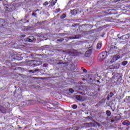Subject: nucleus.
I'll list each match as a JSON object with an SVG mask.
<instances>
[{
  "label": "nucleus",
  "mask_w": 130,
  "mask_h": 130,
  "mask_svg": "<svg viewBox=\"0 0 130 130\" xmlns=\"http://www.w3.org/2000/svg\"><path fill=\"white\" fill-rule=\"evenodd\" d=\"M111 122H114V120H112L111 121Z\"/></svg>",
  "instance_id": "a19ab883"
},
{
  "label": "nucleus",
  "mask_w": 130,
  "mask_h": 130,
  "mask_svg": "<svg viewBox=\"0 0 130 130\" xmlns=\"http://www.w3.org/2000/svg\"><path fill=\"white\" fill-rule=\"evenodd\" d=\"M52 104H53L54 106H55V105H57L58 104V103L56 101H53Z\"/></svg>",
  "instance_id": "393cba45"
},
{
  "label": "nucleus",
  "mask_w": 130,
  "mask_h": 130,
  "mask_svg": "<svg viewBox=\"0 0 130 130\" xmlns=\"http://www.w3.org/2000/svg\"><path fill=\"white\" fill-rule=\"evenodd\" d=\"M34 40H35V38L33 36H29L26 39V41H28V42H33Z\"/></svg>",
  "instance_id": "423d86ee"
},
{
  "label": "nucleus",
  "mask_w": 130,
  "mask_h": 130,
  "mask_svg": "<svg viewBox=\"0 0 130 130\" xmlns=\"http://www.w3.org/2000/svg\"><path fill=\"white\" fill-rule=\"evenodd\" d=\"M50 109H52V108H51Z\"/></svg>",
  "instance_id": "09e8293b"
},
{
  "label": "nucleus",
  "mask_w": 130,
  "mask_h": 130,
  "mask_svg": "<svg viewBox=\"0 0 130 130\" xmlns=\"http://www.w3.org/2000/svg\"><path fill=\"white\" fill-rule=\"evenodd\" d=\"M92 53V48H89L85 52V57H88V56H90L91 54Z\"/></svg>",
  "instance_id": "20e7f679"
},
{
  "label": "nucleus",
  "mask_w": 130,
  "mask_h": 130,
  "mask_svg": "<svg viewBox=\"0 0 130 130\" xmlns=\"http://www.w3.org/2000/svg\"><path fill=\"white\" fill-rule=\"evenodd\" d=\"M32 63H34L33 67H38L41 64L40 61L32 60Z\"/></svg>",
  "instance_id": "1a4fd4ad"
},
{
  "label": "nucleus",
  "mask_w": 130,
  "mask_h": 130,
  "mask_svg": "<svg viewBox=\"0 0 130 130\" xmlns=\"http://www.w3.org/2000/svg\"><path fill=\"white\" fill-rule=\"evenodd\" d=\"M68 54L71 56H77V55H79V52L75 50L72 49L68 51Z\"/></svg>",
  "instance_id": "7ed1b4c3"
},
{
  "label": "nucleus",
  "mask_w": 130,
  "mask_h": 130,
  "mask_svg": "<svg viewBox=\"0 0 130 130\" xmlns=\"http://www.w3.org/2000/svg\"><path fill=\"white\" fill-rule=\"evenodd\" d=\"M99 87H101V86H100Z\"/></svg>",
  "instance_id": "603ef678"
},
{
  "label": "nucleus",
  "mask_w": 130,
  "mask_h": 130,
  "mask_svg": "<svg viewBox=\"0 0 130 130\" xmlns=\"http://www.w3.org/2000/svg\"><path fill=\"white\" fill-rule=\"evenodd\" d=\"M127 61H123V62H122V66H126V64H127Z\"/></svg>",
  "instance_id": "a878e982"
},
{
  "label": "nucleus",
  "mask_w": 130,
  "mask_h": 130,
  "mask_svg": "<svg viewBox=\"0 0 130 130\" xmlns=\"http://www.w3.org/2000/svg\"><path fill=\"white\" fill-rule=\"evenodd\" d=\"M46 47H47V46H45Z\"/></svg>",
  "instance_id": "3c124183"
},
{
  "label": "nucleus",
  "mask_w": 130,
  "mask_h": 130,
  "mask_svg": "<svg viewBox=\"0 0 130 130\" xmlns=\"http://www.w3.org/2000/svg\"><path fill=\"white\" fill-rule=\"evenodd\" d=\"M69 92L70 93H74V92H75V90L73 88H70Z\"/></svg>",
  "instance_id": "7c9ffc66"
},
{
  "label": "nucleus",
  "mask_w": 130,
  "mask_h": 130,
  "mask_svg": "<svg viewBox=\"0 0 130 130\" xmlns=\"http://www.w3.org/2000/svg\"><path fill=\"white\" fill-rule=\"evenodd\" d=\"M58 64H67L68 66V64H69V63L68 62H62L61 61H59L58 63Z\"/></svg>",
  "instance_id": "b1692460"
},
{
  "label": "nucleus",
  "mask_w": 130,
  "mask_h": 130,
  "mask_svg": "<svg viewBox=\"0 0 130 130\" xmlns=\"http://www.w3.org/2000/svg\"><path fill=\"white\" fill-rule=\"evenodd\" d=\"M81 105H82V106H85V104L82 103V104H81Z\"/></svg>",
  "instance_id": "ea45409f"
},
{
  "label": "nucleus",
  "mask_w": 130,
  "mask_h": 130,
  "mask_svg": "<svg viewBox=\"0 0 130 130\" xmlns=\"http://www.w3.org/2000/svg\"><path fill=\"white\" fill-rule=\"evenodd\" d=\"M66 17H67V16L66 15V14H63L61 15L60 16V19H64V18H66Z\"/></svg>",
  "instance_id": "bb28decb"
},
{
  "label": "nucleus",
  "mask_w": 130,
  "mask_h": 130,
  "mask_svg": "<svg viewBox=\"0 0 130 130\" xmlns=\"http://www.w3.org/2000/svg\"><path fill=\"white\" fill-rule=\"evenodd\" d=\"M112 48H114V49H116L117 47H116V46H114V47H112Z\"/></svg>",
  "instance_id": "e433bc0d"
},
{
  "label": "nucleus",
  "mask_w": 130,
  "mask_h": 130,
  "mask_svg": "<svg viewBox=\"0 0 130 130\" xmlns=\"http://www.w3.org/2000/svg\"><path fill=\"white\" fill-rule=\"evenodd\" d=\"M119 58H120V56L118 55H116L113 56L112 60L114 62V61H116V60H117L118 59H119Z\"/></svg>",
  "instance_id": "9d476101"
},
{
  "label": "nucleus",
  "mask_w": 130,
  "mask_h": 130,
  "mask_svg": "<svg viewBox=\"0 0 130 130\" xmlns=\"http://www.w3.org/2000/svg\"><path fill=\"white\" fill-rule=\"evenodd\" d=\"M27 22H29V20H27Z\"/></svg>",
  "instance_id": "49530a36"
},
{
  "label": "nucleus",
  "mask_w": 130,
  "mask_h": 130,
  "mask_svg": "<svg viewBox=\"0 0 130 130\" xmlns=\"http://www.w3.org/2000/svg\"><path fill=\"white\" fill-rule=\"evenodd\" d=\"M78 26H79V24H78V23H75V24H72V27H77Z\"/></svg>",
  "instance_id": "72a5a7b5"
},
{
  "label": "nucleus",
  "mask_w": 130,
  "mask_h": 130,
  "mask_svg": "<svg viewBox=\"0 0 130 130\" xmlns=\"http://www.w3.org/2000/svg\"><path fill=\"white\" fill-rule=\"evenodd\" d=\"M129 38V34H127L122 36L119 38V39L122 40H126V39H128Z\"/></svg>",
  "instance_id": "39448f33"
},
{
  "label": "nucleus",
  "mask_w": 130,
  "mask_h": 130,
  "mask_svg": "<svg viewBox=\"0 0 130 130\" xmlns=\"http://www.w3.org/2000/svg\"><path fill=\"white\" fill-rule=\"evenodd\" d=\"M5 20L4 19L0 18V27L2 28L5 26Z\"/></svg>",
  "instance_id": "9b49d317"
},
{
  "label": "nucleus",
  "mask_w": 130,
  "mask_h": 130,
  "mask_svg": "<svg viewBox=\"0 0 130 130\" xmlns=\"http://www.w3.org/2000/svg\"><path fill=\"white\" fill-rule=\"evenodd\" d=\"M71 14H72V15H73V16H75L76 15H77V10L76 9L71 10L70 12Z\"/></svg>",
  "instance_id": "4468645a"
},
{
  "label": "nucleus",
  "mask_w": 130,
  "mask_h": 130,
  "mask_svg": "<svg viewBox=\"0 0 130 130\" xmlns=\"http://www.w3.org/2000/svg\"><path fill=\"white\" fill-rule=\"evenodd\" d=\"M85 25L88 26V24H84V26Z\"/></svg>",
  "instance_id": "37998d69"
},
{
  "label": "nucleus",
  "mask_w": 130,
  "mask_h": 130,
  "mask_svg": "<svg viewBox=\"0 0 130 130\" xmlns=\"http://www.w3.org/2000/svg\"><path fill=\"white\" fill-rule=\"evenodd\" d=\"M106 113L107 116H110V115H111V112L109 110L106 111Z\"/></svg>",
  "instance_id": "4be33fe9"
},
{
  "label": "nucleus",
  "mask_w": 130,
  "mask_h": 130,
  "mask_svg": "<svg viewBox=\"0 0 130 130\" xmlns=\"http://www.w3.org/2000/svg\"><path fill=\"white\" fill-rule=\"evenodd\" d=\"M123 125H129L130 122L127 120H125L124 122H122Z\"/></svg>",
  "instance_id": "2eb2a0df"
},
{
  "label": "nucleus",
  "mask_w": 130,
  "mask_h": 130,
  "mask_svg": "<svg viewBox=\"0 0 130 130\" xmlns=\"http://www.w3.org/2000/svg\"><path fill=\"white\" fill-rule=\"evenodd\" d=\"M95 29H91L90 30L88 31V34H92V33H94L95 32Z\"/></svg>",
  "instance_id": "5701e85b"
},
{
  "label": "nucleus",
  "mask_w": 130,
  "mask_h": 130,
  "mask_svg": "<svg viewBox=\"0 0 130 130\" xmlns=\"http://www.w3.org/2000/svg\"><path fill=\"white\" fill-rule=\"evenodd\" d=\"M81 69L83 71L84 73H87V70L86 69L84 68V67H82Z\"/></svg>",
  "instance_id": "473e14b6"
},
{
  "label": "nucleus",
  "mask_w": 130,
  "mask_h": 130,
  "mask_svg": "<svg viewBox=\"0 0 130 130\" xmlns=\"http://www.w3.org/2000/svg\"><path fill=\"white\" fill-rule=\"evenodd\" d=\"M72 108H73V109H77L78 106H77V105H72Z\"/></svg>",
  "instance_id": "c85d7f7f"
},
{
  "label": "nucleus",
  "mask_w": 130,
  "mask_h": 130,
  "mask_svg": "<svg viewBox=\"0 0 130 130\" xmlns=\"http://www.w3.org/2000/svg\"><path fill=\"white\" fill-rule=\"evenodd\" d=\"M87 118H90V116H88V117H87Z\"/></svg>",
  "instance_id": "c03bdc74"
},
{
  "label": "nucleus",
  "mask_w": 130,
  "mask_h": 130,
  "mask_svg": "<svg viewBox=\"0 0 130 130\" xmlns=\"http://www.w3.org/2000/svg\"><path fill=\"white\" fill-rule=\"evenodd\" d=\"M114 94H113V92H110V95H109V97H110V98H112V97L114 95Z\"/></svg>",
  "instance_id": "f704fd0d"
},
{
  "label": "nucleus",
  "mask_w": 130,
  "mask_h": 130,
  "mask_svg": "<svg viewBox=\"0 0 130 130\" xmlns=\"http://www.w3.org/2000/svg\"><path fill=\"white\" fill-rule=\"evenodd\" d=\"M100 90H101L100 88H99L98 89V91H100Z\"/></svg>",
  "instance_id": "79ce46f5"
},
{
  "label": "nucleus",
  "mask_w": 130,
  "mask_h": 130,
  "mask_svg": "<svg viewBox=\"0 0 130 130\" xmlns=\"http://www.w3.org/2000/svg\"><path fill=\"white\" fill-rule=\"evenodd\" d=\"M110 52V48L109 47L106 48L105 51L101 53L98 57V59L103 60L107 57V53Z\"/></svg>",
  "instance_id": "f257e3e1"
},
{
  "label": "nucleus",
  "mask_w": 130,
  "mask_h": 130,
  "mask_svg": "<svg viewBox=\"0 0 130 130\" xmlns=\"http://www.w3.org/2000/svg\"><path fill=\"white\" fill-rule=\"evenodd\" d=\"M0 111H1L2 113H6V112H7V110H6V108H5V107L1 106L0 107Z\"/></svg>",
  "instance_id": "f8f14e48"
},
{
  "label": "nucleus",
  "mask_w": 130,
  "mask_h": 130,
  "mask_svg": "<svg viewBox=\"0 0 130 130\" xmlns=\"http://www.w3.org/2000/svg\"><path fill=\"white\" fill-rule=\"evenodd\" d=\"M96 76H98V74H96Z\"/></svg>",
  "instance_id": "8fccbe9b"
},
{
  "label": "nucleus",
  "mask_w": 130,
  "mask_h": 130,
  "mask_svg": "<svg viewBox=\"0 0 130 130\" xmlns=\"http://www.w3.org/2000/svg\"><path fill=\"white\" fill-rule=\"evenodd\" d=\"M96 82H97V83H99V84H100V81H99V80H96Z\"/></svg>",
  "instance_id": "58836bf2"
},
{
  "label": "nucleus",
  "mask_w": 130,
  "mask_h": 130,
  "mask_svg": "<svg viewBox=\"0 0 130 130\" xmlns=\"http://www.w3.org/2000/svg\"><path fill=\"white\" fill-rule=\"evenodd\" d=\"M56 2H57V0H52V1H51V6H54L55 5V4H56Z\"/></svg>",
  "instance_id": "f3484780"
},
{
  "label": "nucleus",
  "mask_w": 130,
  "mask_h": 130,
  "mask_svg": "<svg viewBox=\"0 0 130 130\" xmlns=\"http://www.w3.org/2000/svg\"><path fill=\"white\" fill-rule=\"evenodd\" d=\"M13 58L15 59V60H22V59H23V57H22L20 54H17L15 55Z\"/></svg>",
  "instance_id": "0eeeda50"
},
{
  "label": "nucleus",
  "mask_w": 130,
  "mask_h": 130,
  "mask_svg": "<svg viewBox=\"0 0 130 130\" xmlns=\"http://www.w3.org/2000/svg\"><path fill=\"white\" fill-rule=\"evenodd\" d=\"M1 2H3V0H0Z\"/></svg>",
  "instance_id": "a18cd8bd"
},
{
  "label": "nucleus",
  "mask_w": 130,
  "mask_h": 130,
  "mask_svg": "<svg viewBox=\"0 0 130 130\" xmlns=\"http://www.w3.org/2000/svg\"><path fill=\"white\" fill-rule=\"evenodd\" d=\"M119 63L114 64V70H116V69H119Z\"/></svg>",
  "instance_id": "6ab92c4d"
},
{
  "label": "nucleus",
  "mask_w": 130,
  "mask_h": 130,
  "mask_svg": "<svg viewBox=\"0 0 130 130\" xmlns=\"http://www.w3.org/2000/svg\"><path fill=\"white\" fill-rule=\"evenodd\" d=\"M63 40H64V39L62 38V39H57V41H59V42H62V41H63Z\"/></svg>",
  "instance_id": "c756f323"
},
{
  "label": "nucleus",
  "mask_w": 130,
  "mask_h": 130,
  "mask_svg": "<svg viewBox=\"0 0 130 130\" xmlns=\"http://www.w3.org/2000/svg\"><path fill=\"white\" fill-rule=\"evenodd\" d=\"M76 99H77V100H78V101H83V100H82V96L80 95H76Z\"/></svg>",
  "instance_id": "ddd939ff"
},
{
  "label": "nucleus",
  "mask_w": 130,
  "mask_h": 130,
  "mask_svg": "<svg viewBox=\"0 0 130 130\" xmlns=\"http://www.w3.org/2000/svg\"><path fill=\"white\" fill-rule=\"evenodd\" d=\"M86 94L87 95H88V96H94V93L92 92H89V91H87L86 92Z\"/></svg>",
  "instance_id": "412c9836"
},
{
  "label": "nucleus",
  "mask_w": 130,
  "mask_h": 130,
  "mask_svg": "<svg viewBox=\"0 0 130 130\" xmlns=\"http://www.w3.org/2000/svg\"><path fill=\"white\" fill-rule=\"evenodd\" d=\"M29 18V15H25L24 16V20H26V19H28Z\"/></svg>",
  "instance_id": "c9c22d12"
},
{
  "label": "nucleus",
  "mask_w": 130,
  "mask_h": 130,
  "mask_svg": "<svg viewBox=\"0 0 130 130\" xmlns=\"http://www.w3.org/2000/svg\"><path fill=\"white\" fill-rule=\"evenodd\" d=\"M48 5H49V3L47 1L45 2L44 4L43 5L44 6H48Z\"/></svg>",
  "instance_id": "2f4dec72"
},
{
  "label": "nucleus",
  "mask_w": 130,
  "mask_h": 130,
  "mask_svg": "<svg viewBox=\"0 0 130 130\" xmlns=\"http://www.w3.org/2000/svg\"><path fill=\"white\" fill-rule=\"evenodd\" d=\"M109 68L110 69V70H114V64L110 65Z\"/></svg>",
  "instance_id": "cd10ccee"
},
{
  "label": "nucleus",
  "mask_w": 130,
  "mask_h": 130,
  "mask_svg": "<svg viewBox=\"0 0 130 130\" xmlns=\"http://www.w3.org/2000/svg\"><path fill=\"white\" fill-rule=\"evenodd\" d=\"M80 38H81V35H80L72 36L68 38L69 39H79Z\"/></svg>",
  "instance_id": "6e6552de"
},
{
  "label": "nucleus",
  "mask_w": 130,
  "mask_h": 130,
  "mask_svg": "<svg viewBox=\"0 0 130 130\" xmlns=\"http://www.w3.org/2000/svg\"><path fill=\"white\" fill-rule=\"evenodd\" d=\"M109 97H110V96H109V95H108L107 98V100H109V99H110Z\"/></svg>",
  "instance_id": "4c0bfd02"
},
{
  "label": "nucleus",
  "mask_w": 130,
  "mask_h": 130,
  "mask_svg": "<svg viewBox=\"0 0 130 130\" xmlns=\"http://www.w3.org/2000/svg\"><path fill=\"white\" fill-rule=\"evenodd\" d=\"M38 71H39V69H36V70H29V73H32V74H34V73L36 72H38Z\"/></svg>",
  "instance_id": "aec40b11"
},
{
  "label": "nucleus",
  "mask_w": 130,
  "mask_h": 130,
  "mask_svg": "<svg viewBox=\"0 0 130 130\" xmlns=\"http://www.w3.org/2000/svg\"><path fill=\"white\" fill-rule=\"evenodd\" d=\"M119 36V35H118V37Z\"/></svg>",
  "instance_id": "de8ad7c7"
},
{
  "label": "nucleus",
  "mask_w": 130,
  "mask_h": 130,
  "mask_svg": "<svg viewBox=\"0 0 130 130\" xmlns=\"http://www.w3.org/2000/svg\"><path fill=\"white\" fill-rule=\"evenodd\" d=\"M101 47H102V44H101V43H98L96 45L97 49H100V48H101Z\"/></svg>",
  "instance_id": "dca6fc26"
},
{
  "label": "nucleus",
  "mask_w": 130,
  "mask_h": 130,
  "mask_svg": "<svg viewBox=\"0 0 130 130\" xmlns=\"http://www.w3.org/2000/svg\"><path fill=\"white\" fill-rule=\"evenodd\" d=\"M37 12H39V9L36 10L35 12H34L32 14L31 16H34L35 17V18H36V17H37V14L36 13H37Z\"/></svg>",
  "instance_id": "a211bd4d"
},
{
  "label": "nucleus",
  "mask_w": 130,
  "mask_h": 130,
  "mask_svg": "<svg viewBox=\"0 0 130 130\" xmlns=\"http://www.w3.org/2000/svg\"><path fill=\"white\" fill-rule=\"evenodd\" d=\"M86 86L82 85L79 87L78 90L77 91L78 94H80L81 95H85V90H86Z\"/></svg>",
  "instance_id": "f03ea898"
}]
</instances>
